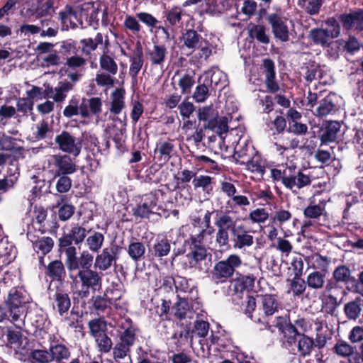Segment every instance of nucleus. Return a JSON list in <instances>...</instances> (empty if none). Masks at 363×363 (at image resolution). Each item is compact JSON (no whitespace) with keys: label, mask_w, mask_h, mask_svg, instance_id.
Instances as JSON below:
<instances>
[{"label":"nucleus","mask_w":363,"mask_h":363,"mask_svg":"<svg viewBox=\"0 0 363 363\" xmlns=\"http://www.w3.org/2000/svg\"><path fill=\"white\" fill-rule=\"evenodd\" d=\"M93 261L94 255L88 250H83L79 258L65 262L70 273L77 271L74 281L81 284L79 296L82 298H87L90 290L94 292L101 287L102 278L96 271L91 269Z\"/></svg>","instance_id":"f257e3e1"},{"label":"nucleus","mask_w":363,"mask_h":363,"mask_svg":"<svg viewBox=\"0 0 363 363\" xmlns=\"http://www.w3.org/2000/svg\"><path fill=\"white\" fill-rule=\"evenodd\" d=\"M89 232L85 222H72L62 228V234L57 240V247L58 251L65 255V262L79 258L77 248L80 249Z\"/></svg>","instance_id":"f03ea898"},{"label":"nucleus","mask_w":363,"mask_h":363,"mask_svg":"<svg viewBox=\"0 0 363 363\" xmlns=\"http://www.w3.org/2000/svg\"><path fill=\"white\" fill-rule=\"evenodd\" d=\"M30 301L31 297L24 288L12 287L0 303V323L5 320L15 323L19 320Z\"/></svg>","instance_id":"7ed1b4c3"},{"label":"nucleus","mask_w":363,"mask_h":363,"mask_svg":"<svg viewBox=\"0 0 363 363\" xmlns=\"http://www.w3.org/2000/svg\"><path fill=\"white\" fill-rule=\"evenodd\" d=\"M206 233V229H202L196 235H191L189 238L184 240L181 247H174L173 250L174 256L184 255L186 252V257L193 261L194 266L196 267L201 262L206 260L207 257H211L203 244L204 237Z\"/></svg>","instance_id":"20e7f679"},{"label":"nucleus","mask_w":363,"mask_h":363,"mask_svg":"<svg viewBox=\"0 0 363 363\" xmlns=\"http://www.w3.org/2000/svg\"><path fill=\"white\" fill-rule=\"evenodd\" d=\"M238 255L231 254L226 259L216 262L211 272L212 279L216 284H223L231 279L236 269L242 265Z\"/></svg>","instance_id":"39448f33"},{"label":"nucleus","mask_w":363,"mask_h":363,"mask_svg":"<svg viewBox=\"0 0 363 363\" xmlns=\"http://www.w3.org/2000/svg\"><path fill=\"white\" fill-rule=\"evenodd\" d=\"M338 357L346 358L347 363H363V342L352 345L342 339L338 340L333 348Z\"/></svg>","instance_id":"423d86ee"},{"label":"nucleus","mask_w":363,"mask_h":363,"mask_svg":"<svg viewBox=\"0 0 363 363\" xmlns=\"http://www.w3.org/2000/svg\"><path fill=\"white\" fill-rule=\"evenodd\" d=\"M82 137L76 138L67 130H62L55 138V143L61 151L74 157L79 156L82 151Z\"/></svg>","instance_id":"0eeeda50"},{"label":"nucleus","mask_w":363,"mask_h":363,"mask_svg":"<svg viewBox=\"0 0 363 363\" xmlns=\"http://www.w3.org/2000/svg\"><path fill=\"white\" fill-rule=\"evenodd\" d=\"M213 73L210 79H206L204 82L199 84L193 94V99L198 103L204 102L210 96L209 88L211 91L216 92L217 90L219 91L225 86V82H222L220 77Z\"/></svg>","instance_id":"6e6552de"},{"label":"nucleus","mask_w":363,"mask_h":363,"mask_svg":"<svg viewBox=\"0 0 363 363\" xmlns=\"http://www.w3.org/2000/svg\"><path fill=\"white\" fill-rule=\"evenodd\" d=\"M121 247L116 245L104 248L100 254H98L95 259V267L101 271L108 269L118 259Z\"/></svg>","instance_id":"1a4fd4ad"},{"label":"nucleus","mask_w":363,"mask_h":363,"mask_svg":"<svg viewBox=\"0 0 363 363\" xmlns=\"http://www.w3.org/2000/svg\"><path fill=\"white\" fill-rule=\"evenodd\" d=\"M230 240L234 249H245L254 244V238L243 224L238 225L232 229Z\"/></svg>","instance_id":"9d476101"},{"label":"nucleus","mask_w":363,"mask_h":363,"mask_svg":"<svg viewBox=\"0 0 363 363\" xmlns=\"http://www.w3.org/2000/svg\"><path fill=\"white\" fill-rule=\"evenodd\" d=\"M120 328L122 331L118 335L119 340L125 345L133 347L137 341L138 335L141 333V330L129 317L124 319Z\"/></svg>","instance_id":"9b49d317"},{"label":"nucleus","mask_w":363,"mask_h":363,"mask_svg":"<svg viewBox=\"0 0 363 363\" xmlns=\"http://www.w3.org/2000/svg\"><path fill=\"white\" fill-rule=\"evenodd\" d=\"M338 21L347 30L354 29L363 31V9L350 11L348 13H342L339 15Z\"/></svg>","instance_id":"f8f14e48"},{"label":"nucleus","mask_w":363,"mask_h":363,"mask_svg":"<svg viewBox=\"0 0 363 363\" xmlns=\"http://www.w3.org/2000/svg\"><path fill=\"white\" fill-rule=\"evenodd\" d=\"M52 164L55 168V177L72 174L77 171L75 162L69 155H53Z\"/></svg>","instance_id":"ddd939ff"},{"label":"nucleus","mask_w":363,"mask_h":363,"mask_svg":"<svg viewBox=\"0 0 363 363\" xmlns=\"http://www.w3.org/2000/svg\"><path fill=\"white\" fill-rule=\"evenodd\" d=\"M333 279L337 282L345 284L349 291L358 292L356 278L352 276V271L347 265H338L333 272Z\"/></svg>","instance_id":"4468645a"},{"label":"nucleus","mask_w":363,"mask_h":363,"mask_svg":"<svg viewBox=\"0 0 363 363\" xmlns=\"http://www.w3.org/2000/svg\"><path fill=\"white\" fill-rule=\"evenodd\" d=\"M267 21L271 25L272 33L275 38L281 42H287L289 40V28L286 21L277 13L269 14Z\"/></svg>","instance_id":"2eb2a0df"},{"label":"nucleus","mask_w":363,"mask_h":363,"mask_svg":"<svg viewBox=\"0 0 363 363\" xmlns=\"http://www.w3.org/2000/svg\"><path fill=\"white\" fill-rule=\"evenodd\" d=\"M262 69L267 91L272 94L278 92L280 89V86L276 80L275 65L274 61L270 58L264 59Z\"/></svg>","instance_id":"dca6fc26"},{"label":"nucleus","mask_w":363,"mask_h":363,"mask_svg":"<svg viewBox=\"0 0 363 363\" xmlns=\"http://www.w3.org/2000/svg\"><path fill=\"white\" fill-rule=\"evenodd\" d=\"M275 326L278 328L279 332L286 339L289 344L294 343L296 337L301 335L300 331L294 324L291 323L289 318L284 316L277 317Z\"/></svg>","instance_id":"f3484780"},{"label":"nucleus","mask_w":363,"mask_h":363,"mask_svg":"<svg viewBox=\"0 0 363 363\" xmlns=\"http://www.w3.org/2000/svg\"><path fill=\"white\" fill-rule=\"evenodd\" d=\"M27 238L32 242V246L35 252L46 255L50 252L54 247V240L52 238L44 236L40 238L34 233L27 232Z\"/></svg>","instance_id":"a211bd4d"},{"label":"nucleus","mask_w":363,"mask_h":363,"mask_svg":"<svg viewBox=\"0 0 363 363\" xmlns=\"http://www.w3.org/2000/svg\"><path fill=\"white\" fill-rule=\"evenodd\" d=\"M171 250V242L166 235H159L155 239L153 244L149 247L148 252L156 258L167 256Z\"/></svg>","instance_id":"6ab92c4d"},{"label":"nucleus","mask_w":363,"mask_h":363,"mask_svg":"<svg viewBox=\"0 0 363 363\" xmlns=\"http://www.w3.org/2000/svg\"><path fill=\"white\" fill-rule=\"evenodd\" d=\"M291 169L289 178L286 179L287 189H292L294 187L301 189L311 184L310 176L305 174L301 169L294 165L291 166Z\"/></svg>","instance_id":"aec40b11"},{"label":"nucleus","mask_w":363,"mask_h":363,"mask_svg":"<svg viewBox=\"0 0 363 363\" xmlns=\"http://www.w3.org/2000/svg\"><path fill=\"white\" fill-rule=\"evenodd\" d=\"M340 128L341 125L337 121H329L323 125L319 130V137L321 143L328 144L335 142Z\"/></svg>","instance_id":"412c9836"},{"label":"nucleus","mask_w":363,"mask_h":363,"mask_svg":"<svg viewBox=\"0 0 363 363\" xmlns=\"http://www.w3.org/2000/svg\"><path fill=\"white\" fill-rule=\"evenodd\" d=\"M217 116L218 112L215 110L212 104L199 108L198 110L199 120L200 121L206 122V123L203 125L204 129L215 130V126L217 124Z\"/></svg>","instance_id":"4be33fe9"},{"label":"nucleus","mask_w":363,"mask_h":363,"mask_svg":"<svg viewBox=\"0 0 363 363\" xmlns=\"http://www.w3.org/2000/svg\"><path fill=\"white\" fill-rule=\"evenodd\" d=\"M49 349L52 362L64 363L70 357L69 349L65 345L60 343L58 340L51 342Z\"/></svg>","instance_id":"5701e85b"},{"label":"nucleus","mask_w":363,"mask_h":363,"mask_svg":"<svg viewBox=\"0 0 363 363\" xmlns=\"http://www.w3.org/2000/svg\"><path fill=\"white\" fill-rule=\"evenodd\" d=\"M130 61L129 74L135 81H137V76L144 62L143 50L140 42L137 43L133 55L130 57Z\"/></svg>","instance_id":"b1692460"},{"label":"nucleus","mask_w":363,"mask_h":363,"mask_svg":"<svg viewBox=\"0 0 363 363\" xmlns=\"http://www.w3.org/2000/svg\"><path fill=\"white\" fill-rule=\"evenodd\" d=\"M44 273L52 281H62L66 275V270L61 260L55 259L46 266Z\"/></svg>","instance_id":"393cba45"},{"label":"nucleus","mask_w":363,"mask_h":363,"mask_svg":"<svg viewBox=\"0 0 363 363\" xmlns=\"http://www.w3.org/2000/svg\"><path fill=\"white\" fill-rule=\"evenodd\" d=\"M363 308V296L356 297L354 300L346 303L343 307V312L349 320H356L359 318Z\"/></svg>","instance_id":"a878e982"},{"label":"nucleus","mask_w":363,"mask_h":363,"mask_svg":"<svg viewBox=\"0 0 363 363\" xmlns=\"http://www.w3.org/2000/svg\"><path fill=\"white\" fill-rule=\"evenodd\" d=\"M26 316H28L32 325L36 330H43L46 327L48 322V315L47 313L40 308H34L28 311Z\"/></svg>","instance_id":"bb28decb"},{"label":"nucleus","mask_w":363,"mask_h":363,"mask_svg":"<svg viewBox=\"0 0 363 363\" xmlns=\"http://www.w3.org/2000/svg\"><path fill=\"white\" fill-rule=\"evenodd\" d=\"M336 96L335 94H329L323 99L317 107L315 115L323 118L337 110L335 104Z\"/></svg>","instance_id":"cd10ccee"},{"label":"nucleus","mask_w":363,"mask_h":363,"mask_svg":"<svg viewBox=\"0 0 363 363\" xmlns=\"http://www.w3.org/2000/svg\"><path fill=\"white\" fill-rule=\"evenodd\" d=\"M23 336L20 328L8 326L2 335L3 338L4 337L6 338L3 342L7 347L11 348L13 345L20 346L22 344Z\"/></svg>","instance_id":"c85d7f7f"},{"label":"nucleus","mask_w":363,"mask_h":363,"mask_svg":"<svg viewBox=\"0 0 363 363\" xmlns=\"http://www.w3.org/2000/svg\"><path fill=\"white\" fill-rule=\"evenodd\" d=\"M342 299L338 300L333 293L322 294L320 298L322 310L328 315H335L337 308L342 303Z\"/></svg>","instance_id":"c756f323"},{"label":"nucleus","mask_w":363,"mask_h":363,"mask_svg":"<svg viewBox=\"0 0 363 363\" xmlns=\"http://www.w3.org/2000/svg\"><path fill=\"white\" fill-rule=\"evenodd\" d=\"M255 277L253 275H240L233 281V291L235 294L250 291L255 285Z\"/></svg>","instance_id":"7c9ffc66"},{"label":"nucleus","mask_w":363,"mask_h":363,"mask_svg":"<svg viewBox=\"0 0 363 363\" xmlns=\"http://www.w3.org/2000/svg\"><path fill=\"white\" fill-rule=\"evenodd\" d=\"M250 147L246 145L245 147H242L239 145L235 148L234 157L236 160H240L242 164H251L253 167L255 168L257 172H264V167L259 164H254L252 158V153H249Z\"/></svg>","instance_id":"2f4dec72"},{"label":"nucleus","mask_w":363,"mask_h":363,"mask_svg":"<svg viewBox=\"0 0 363 363\" xmlns=\"http://www.w3.org/2000/svg\"><path fill=\"white\" fill-rule=\"evenodd\" d=\"M248 36L256 39L259 43L267 45L270 42L269 36L266 33V27L264 25L250 23L247 27Z\"/></svg>","instance_id":"473e14b6"},{"label":"nucleus","mask_w":363,"mask_h":363,"mask_svg":"<svg viewBox=\"0 0 363 363\" xmlns=\"http://www.w3.org/2000/svg\"><path fill=\"white\" fill-rule=\"evenodd\" d=\"M116 298V297H111L107 293H104L103 296H92L90 302L95 311L104 312L108 307L113 306L114 300Z\"/></svg>","instance_id":"72a5a7b5"},{"label":"nucleus","mask_w":363,"mask_h":363,"mask_svg":"<svg viewBox=\"0 0 363 363\" xmlns=\"http://www.w3.org/2000/svg\"><path fill=\"white\" fill-rule=\"evenodd\" d=\"M167 55V48L164 45H154L152 50L147 52L152 65L163 66Z\"/></svg>","instance_id":"f704fd0d"},{"label":"nucleus","mask_w":363,"mask_h":363,"mask_svg":"<svg viewBox=\"0 0 363 363\" xmlns=\"http://www.w3.org/2000/svg\"><path fill=\"white\" fill-rule=\"evenodd\" d=\"M89 229L90 232L85 239L86 245L91 252H98L103 246L104 235L101 232L92 230L91 228Z\"/></svg>","instance_id":"c9c22d12"},{"label":"nucleus","mask_w":363,"mask_h":363,"mask_svg":"<svg viewBox=\"0 0 363 363\" xmlns=\"http://www.w3.org/2000/svg\"><path fill=\"white\" fill-rule=\"evenodd\" d=\"M56 207L58 208V217L61 221L68 220L74 213L75 207L72 204H67L66 196H58Z\"/></svg>","instance_id":"e433bc0d"},{"label":"nucleus","mask_w":363,"mask_h":363,"mask_svg":"<svg viewBox=\"0 0 363 363\" xmlns=\"http://www.w3.org/2000/svg\"><path fill=\"white\" fill-rule=\"evenodd\" d=\"M262 308L266 316H271L279 308V301L277 296L274 294H264L261 296Z\"/></svg>","instance_id":"4c0bfd02"},{"label":"nucleus","mask_w":363,"mask_h":363,"mask_svg":"<svg viewBox=\"0 0 363 363\" xmlns=\"http://www.w3.org/2000/svg\"><path fill=\"white\" fill-rule=\"evenodd\" d=\"M174 145L172 141H164L157 144L155 152L158 154V160L167 163L172 157Z\"/></svg>","instance_id":"58836bf2"},{"label":"nucleus","mask_w":363,"mask_h":363,"mask_svg":"<svg viewBox=\"0 0 363 363\" xmlns=\"http://www.w3.org/2000/svg\"><path fill=\"white\" fill-rule=\"evenodd\" d=\"M55 303L54 308H57L60 315L67 313L71 306V301L68 294L61 290L55 292Z\"/></svg>","instance_id":"ea45409f"},{"label":"nucleus","mask_w":363,"mask_h":363,"mask_svg":"<svg viewBox=\"0 0 363 363\" xmlns=\"http://www.w3.org/2000/svg\"><path fill=\"white\" fill-rule=\"evenodd\" d=\"M182 40L186 48L195 50L203 38L195 30L187 29L182 33Z\"/></svg>","instance_id":"a19ab883"},{"label":"nucleus","mask_w":363,"mask_h":363,"mask_svg":"<svg viewBox=\"0 0 363 363\" xmlns=\"http://www.w3.org/2000/svg\"><path fill=\"white\" fill-rule=\"evenodd\" d=\"M145 247L144 244L135 238H132L128 247V254L134 261L138 262L144 258Z\"/></svg>","instance_id":"79ce46f5"},{"label":"nucleus","mask_w":363,"mask_h":363,"mask_svg":"<svg viewBox=\"0 0 363 363\" xmlns=\"http://www.w3.org/2000/svg\"><path fill=\"white\" fill-rule=\"evenodd\" d=\"M125 90L123 88H117L112 94L110 111L113 114H119L124 108Z\"/></svg>","instance_id":"37998d69"},{"label":"nucleus","mask_w":363,"mask_h":363,"mask_svg":"<svg viewBox=\"0 0 363 363\" xmlns=\"http://www.w3.org/2000/svg\"><path fill=\"white\" fill-rule=\"evenodd\" d=\"M325 275L319 272L314 271L306 277V285L308 288L318 291L321 290L325 285Z\"/></svg>","instance_id":"c03bdc74"},{"label":"nucleus","mask_w":363,"mask_h":363,"mask_svg":"<svg viewBox=\"0 0 363 363\" xmlns=\"http://www.w3.org/2000/svg\"><path fill=\"white\" fill-rule=\"evenodd\" d=\"M79 43L82 45V53L89 55L96 50L99 45L103 43V35L101 33H98L94 38H84Z\"/></svg>","instance_id":"a18cd8bd"},{"label":"nucleus","mask_w":363,"mask_h":363,"mask_svg":"<svg viewBox=\"0 0 363 363\" xmlns=\"http://www.w3.org/2000/svg\"><path fill=\"white\" fill-rule=\"evenodd\" d=\"M100 69L116 75L118 72V65L114 58L105 51L99 57Z\"/></svg>","instance_id":"49530a36"},{"label":"nucleus","mask_w":363,"mask_h":363,"mask_svg":"<svg viewBox=\"0 0 363 363\" xmlns=\"http://www.w3.org/2000/svg\"><path fill=\"white\" fill-rule=\"evenodd\" d=\"M309 38L316 45L325 46L329 44V40L331 38L330 35L325 29L323 28H313L310 30Z\"/></svg>","instance_id":"de8ad7c7"},{"label":"nucleus","mask_w":363,"mask_h":363,"mask_svg":"<svg viewBox=\"0 0 363 363\" xmlns=\"http://www.w3.org/2000/svg\"><path fill=\"white\" fill-rule=\"evenodd\" d=\"M74 84L67 81H60L55 88L52 99L55 102H62L67 97V93L74 89Z\"/></svg>","instance_id":"09e8293b"},{"label":"nucleus","mask_w":363,"mask_h":363,"mask_svg":"<svg viewBox=\"0 0 363 363\" xmlns=\"http://www.w3.org/2000/svg\"><path fill=\"white\" fill-rule=\"evenodd\" d=\"M88 327L90 335L94 338L106 333L107 330L106 322L101 318L89 320L88 323Z\"/></svg>","instance_id":"8fccbe9b"},{"label":"nucleus","mask_w":363,"mask_h":363,"mask_svg":"<svg viewBox=\"0 0 363 363\" xmlns=\"http://www.w3.org/2000/svg\"><path fill=\"white\" fill-rule=\"evenodd\" d=\"M322 0H298V5L310 15H316L322 6Z\"/></svg>","instance_id":"3c124183"},{"label":"nucleus","mask_w":363,"mask_h":363,"mask_svg":"<svg viewBox=\"0 0 363 363\" xmlns=\"http://www.w3.org/2000/svg\"><path fill=\"white\" fill-rule=\"evenodd\" d=\"M178 301L174 305L172 309L174 311V315L179 320L185 319L187 312L189 311V304L186 299L180 298L179 296Z\"/></svg>","instance_id":"603ef678"},{"label":"nucleus","mask_w":363,"mask_h":363,"mask_svg":"<svg viewBox=\"0 0 363 363\" xmlns=\"http://www.w3.org/2000/svg\"><path fill=\"white\" fill-rule=\"evenodd\" d=\"M79 47L78 43L72 39H67L61 42L60 52L64 55L68 56L76 55L78 53Z\"/></svg>","instance_id":"864d4df0"},{"label":"nucleus","mask_w":363,"mask_h":363,"mask_svg":"<svg viewBox=\"0 0 363 363\" xmlns=\"http://www.w3.org/2000/svg\"><path fill=\"white\" fill-rule=\"evenodd\" d=\"M301 337L298 342V350L303 357L310 354L312 349L315 347V342L312 337L304 334H301Z\"/></svg>","instance_id":"5fc2aeb1"},{"label":"nucleus","mask_w":363,"mask_h":363,"mask_svg":"<svg viewBox=\"0 0 363 363\" xmlns=\"http://www.w3.org/2000/svg\"><path fill=\"white\" fill-rule=\"evenodd\" d=\"M306 287V282L301 277H294L291 280L290 289L295 297L299 298L303 296Z\"/></svg>","instance_id":"6e6d98bb"},{"label":"nucleus","mask_w":363,"mask_h":363,"mask_svg":"<svg viewBox=\"0 0 363 363\" xmlns=\"http://www.w3.org/2000/svg\"><path fill=\"white\" fill-rule=\"evenodd\" d=\"M165 354L158 350H150L149 352H146V357H143L138 363H165Z\"/></svg>","instance_id":"4d7b16f0"},{"label":"nucleus","mask_w":363,"mask_h":363,"mask_svg":"<svg viewBox=\"0 0 363 363\" xmlns=\"http://www.w3.org/2000/svg\"><path fill=\"white\" fill-rule=\"evenodd\" d=\"M161 165L153 164L145 171V182L149 183L158 184L161 182L160 176Z\"/></svg>","instance_id":"13d9d810"},{"label":"nucleus","mask_w":363,"mask_h":363,"mask_svg":"<svg viewBox=\"0 0 363 363\" xmlns=\"http://www.w3.org/2000/svg\"><path fill=\"white\" fill-rule=\"evenodd\" d=\"M212 181L213 178L207 175H200L195 178L192 181V184L195 189L198 188H202L203 191L208 192L209 190H212Z\"/></svg>","instance_id":"bf43d9fd"},{"label":"nucleus","mask_w":363,"mask_h":363,"mask_svg":"<svg viewBox=\"0 0 363 363\" xmlns=\"http://www.w3.org/2000/svg\"><path fill=\"white\" fill-rule=\"evenodd\" d=\"M98 350L101 353L109 352L113 347V342L106 333L94 338Z\"/></svg>","instance_id":"052dcab7"},{"label":"nucleus","mask_w":363,"mask_h":363,"mask_svg":"<svg viewBox=\"0 0 363 363\" xmlns=\"http://www.w3.org/2000/svg\"><path fill=\"white\" fill-rule=\"evenodd\" d=\"M109 72H97L95 77L96 83L99 86H113L116 83V78Z\"/></svg>","instance_id":"680f3d73"},{"label":"nucleus","mask_w":363,"mask_h":363,"mask_svg":"<svg viewBox=\"0 0 363 363\" xmlns=\"http://www.w3.org/2000/svg\"><path fill=\"white\" fill-rule=\"evenodd\" d=\"M215 225L218 228L229 230L230 233H232V229L238 226L232 217L226 213L218 216L215 221Z\"/></svg>","instance_id":"e2e57ef3"},{"label":"nucleus","mask_w":363,"mask_h":363,"mask_svg":"<svg viewBox=\"0 0 363 363\" xmlns=\"http://www.w3.org/2000/svg\"><path fill=\"white\" fill-rule=\"evenodd\" d=\"M291 172V166H287L283 170L277 168L272 169L271 175L273 180L277 182L281 181L283 185L286 188V179L289 178Z\"/></svg>","instance_id":"0e129e2a"},{"label":"nucleus","mask_w":363,"mask_h":363,"mask_svg":"<svg viewBox=\"0 0 363 363\" xmlns=\"http://www.w3.org/2000/svg\"><path fill=\"white\" fill-rule=\"evenodd\" d=\"M182 9L180 7H173L166 11V22L170 26H174L181 23Z\"/></svg>","instance_id":"69168bd1"},{"label":"nucleus","mask_w":363,"mask_h":363,"mask_svg":"<svg viewBox=\"0 0 363 363\" xmlns=\"http://www.w3.org/2000/svg\"><path fill=\"white\" fill-rule=\"evenodd\" d=\"M55 0H47L43 3L40 6H38L34 13L36 18H42L50 16L52 12L54 11V4Z\"/></svg>","instance_id":"338daca9"},{"label":"nucleus","mask_w":363,"mask_h":363,"mask_svg":"<svg viewBox=\"0 0 363 363\" xmlns=\"http://www.w3.org/2000/svg\"><path fill=\"white\" fill-rule=\"evenodd\" d=\"M194 84L195 81L194 77L189 74H184L178 82L181 92L183 94H190Z\"/></svg>","instance_id":"774afa93"}]
</instances>
